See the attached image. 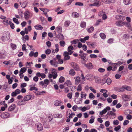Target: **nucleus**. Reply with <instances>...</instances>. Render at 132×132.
Returning a JSON list of instances; mask_svg holds the SVG:
<instances>
[{
    "label": "nucleus",
    "instance_id": "nucleus-21",
    "mask_svg": "<svg viewBox=\"0 0 132 132\" xmlns=\"http://www.w3.org/2000/svg\"><path fill=\"white\" fill-rule=\"evenodd\" d=\"M101 5V3L99 1H96L93 4V5L98 7Z\"/></svg>",
    "mask_w": 132,
    "mask_h": 132
},
{
    "label": "nucleus",
    "instance_id": "nucleus-14",
    "mask_svg": "<svg viewBox=\"0 0 132 132\" xmlns=\"http://www.w3.org/2000/svg\"><path fill=\"white\" fill-rule=\"evenodd\" d=\"M62 104V102L60 100H56L55 101L54 104L56 106H60Z\"/></svg>",
    "mask_w": 132,
    "mask_h": 132
},
{
    "label": "nucleus",
    "instance_id": "nucleus-3",
    "mask_svg": "<svg viewBox=\"0 0 132 132\" xmlns=\"http://www.w3.org/2000/svg\"><path fill=\"white\" fill-rule=\"evenodd\" d=\"M21 92V90L19 89H17L15 91L12 93L11 95L12 97H14L17 95L20 94Z\"/></svg>",
    "mask_w": 132,
    "mask_h": 132
},
{
    "label": "nucleus",
    "instance_id": "nucleus-52",
    "mask_svg": "<svg viewBox=\"0 0 132 132\" xmlns=\"http://www.w3.org/2000/svg\"><path fill=\"white\" fill-rule=\"evenodd\" d=\"M105 69L102 68H100L98 69V71L100 72H103L105 71Z\"/></svg>",
    "mask_w": 132,
    "mask_h": 132
},
{
    "label": "nucleus",
    "instance_id": "nucleus-57",
    "mask_svg": "<svg viewBox=\"0 0 132 132\" xmlns=\"http://www.w3.org/2000/svg\"><path fill=\"white\" fill-rule=\"evenodd\" d=\"M89 56L90 58H96L97 57V55L94 54H91Z\"/></svg>",
    "mask_w": 132,
    "mask_h": 132
},
{
    "label": "nucleus",
    "instance_id": "nucleus-24",
    "mask_svg": "<svg viewBox=\"0 0 132 132\" xmlns=\"http://www.w3.org/2000/svg\"><path fill=\"white\" fill-rule=\"evenodd\" d=\"M125 90H126L128 91H130L131 90V87L130 86L126 85H124Z\"/></svg>",
    "mask_w": 132,
    "mask_h": 132
},
{
    "label": "nucleus",
    "instance_id": "nucleus-58",
    "mask_svg": "<svg viewBox=\"0 0 132 132\" xmlns=\"http://www.w3.org/2000/svg\"><path fill=\"white\" fill-rule=\"evenodd\" d=\"M89 88L90 90L94 93H96V90L93 88L92 87H89Z\"/></svg>",
    "mask_w": 132,
    "mask_h": 132
},
{
    "label": "nucleus",
    "instance_id": "nucleus-51",
    "mask_svg": "<svg viewBox=\"0 0 132 132\" xmlns=\"http://www.w3.org/2000/svg\"><path fill=\"white\" fill-rule=\"evenodd\" d=\"M72 93H68L67 95V96L69 99H71L72 97Z\"/></svg>",
    "mask_w": 132,
    "mask_h": 132
},
{
    "label": "nucleus",
    "instance_id": "nucleus-11",
    "mask_svg": "<svg viewBox=\"0 0 132 132\" xmlns=\"http://www.w3.org/2000/svg\"><path fill=\"white\" fill-rule=\"evenodd\" d=\"M74 79H75V85H78L80 81V78L78 76H77L74 77Z\"/></svg>",
    "mask_w": 132,
    "mask_h": 132
},
{
    "label": "nucleus",
    "instance_id": "nucleus-20",
    "mask_svg": "<svg viewBox=\"0 0 132 132\" xmlns=\"http://www.w3.org/2000/svg\"><path fill=\"white\" fill-rule=\"evenodd\" d=\"M35 28L37 30H42L43 29V27L40 25L37 24L35 26Z\"/></svg>",
    "mask_w": 132,
    "mask_h": 132
},
{
    "label": "nucleus",
    "instance_id": "nucleus-6",
    "mask_svg": "<svg viewBox=\"0 0 132 132\" xmlns=\"http://www.w3.org/2000/svg\"><path fill=\"white\" fill-rule=\"evenodd\" d=\"M10 116V114L7 112L3 113L1 115V117L3 118H9V117Z\"/></svg>",
    "mask_w": 132,
    "mask_h": 132
},
{
    "label": "nucleus",
    "instance_id": "nucleus-45",
    "mask_svg": "<svg viewBox=\"0 0 132 132\" xmlns=\"http://www.w3.org/2000/svg\"><path fill=\"white\" fill-rule=\"evenodd\" d=\"M70 22L69 21H66L64 23V26L66 27H68L69 26Z\"/></svg>",
    "mask_w": 132,
    "mask_h": 132
},
{
    "label": "nucleus",
    "instance_id": "nucleus-31",
    "mask_svg": "<svg viewBox=\"0 0 132 132\" xmlns=\"http://www.w3.org/2000/svg\"><path fill=\"white\" fill-rule=\"evenodd\" d=\"M55 30L58 33L61 32L62 31V28L60 26H58L56 28Z\"/></svg>",
    "mask_w": 132,
    "mask_h": 132
},
{
    "label": "nucleus",
    "instance_id": "nucleus-25",
    "mask_svg": "<svg viewBox=\"0 0 132 132\" xmlns=\"http://www.w3.org/2000/svg\"><path fill=\"white\" fill-rule=\"evenodd\" d=\"M86 25V23L84 21H82L80 24V27L82 28H85Z\"/></svg>",
    "mask_w": 132,
    "mask_h": 132
},
{
    "label": "nucleus",
    "instance_id": "nucleus-33",
    "mask_svg": "<svg viewBox=\"0 0 132 132\" xmlns=\"http://www.w3.org/2000/svg\"><path fill=\"white\" fill-rule=\"evenodd\" d=\"M100 36L102 39H105L106 38V35L105 34L103 33H101L100 34Z\"/></svg>",
    "mask_w": 132,
    "mask_h": 132
},
{
    "label": "nucleus",
    "instance_id": "nucleus-2",
    "mask_svg": "<svg viewBox=\"0 0 132 132\" xmlns=\"http://www.w3.org/2000/svg\"><path fill=\"white\" fill-rule=\"evenodd\" d=\"M71 66L76 71L80 70V68L79 65L76 63L71 62Z\"/></svg>",
    "mask_w": 132,
    "mask_h": 132
},
{
    "label": "nucleus",
    "instance_id": "nucleus-61",
    "mask_svg": "<svg viewBox=\"0 0 132 132\" xmlns=\"http://www.w3.org/2000/svg\"><path fill=\"white\" fill-rule=\"evenodd\" d=\"M18 12L19 14L21 17L22 16V11L21 9H19L18 10Z\"/></svg>",
    "mask_w": 132,
    "mask_h": 132
},
{
    "label": "nucleus",
    "instance_id": "nucleus-16",
    "mask_svg": "<svg viewBox=\"0 0 132 132\" xmlns=\"http://www.w3.org/2000/svg\"><path fill=\"white\" fill-rule=\"evenodd\" d=\"M56 37L59 40H63L64 39V37L63 35L61 34H58L56 36Z\"/></svg>",
    "mask_w": 132,
    "mask_h": 132
},
{
    "label": "nucleus",
    "instance_id": "nucleus-60",
    "mask_svg": "<svg viewBox=\"0 0 132 132\" xmlns=\"http://www.w3.org/2000/svg\"><path fill=\"white\" fill-rule=\"evenodd\" d=\"M11 47L14 50L16 49V46L15 45L13 44L12 43H11Z\"/></svg>",
    "mask_w": 132,
    "mask_h": 132
},
{
    "label": "nucleus",
    "instance_id": "nucleus-29",
    "mask_svg": "<svg viewBox=\"0 0 132 132\" xmlns=\"http://www.w3.org/2000/svg\"><path fill=\"white\" fill-rule=\"evenodd\" d=\"M79 42V40L78 39H74L73 40L71 41V43L72 45L73 44H76Z\"/></svg>",
    "mask_w": 132,
    "mask_h": 132
},
{
    "label": "nucleus",
    "instance_id": "nucleus-19",
    "mask_svg": "<svg viewBox=\"0 0 132 132\" xmlns=\"http://www.w3.org/2000/svg\"><path fill=\"white\" fill-rule=\"evenodd\" d=\"M116 91L119 92H123L125 91L124 86H123L121 87L118 88L116 89Z\"/></svg>",
    "mask_w": 132,
    "mask_h": 132
},
{
    "label": "nucleus",
    "instance_id": "nucleus-43",
    "mask_svg": "<svg viewBox=\"0 0 132 132\" xmlns=\"http://www.w3.org/2000/svg\"><path fill=\"white\" fill-rule=\"evenodd\" d=\"M22 39L23 40H24V39L28 40L29 39V36L28 35H26L25 37L23 36L22 38Z\"/></svg>",
    "mask_w": 132,
    "mask_h": 132
},
{
    "label": "nucleus",
    "instance_id": "nucleus-30",
    "mask_svg": "<svg viewBox=\"0 0 132 132\" xmlns=\"http://www.w3.org/2000/svg\"><path fill=\"white\" fill-rule=\"evenodd\" d=\"M24 101L23 100L17 101V104L20 106L23 105L25 104L24 103H23Z\"/></svg>",
    "mask_w": 132,
    "mask_h": 132
},
{
    "label": "nucleus",
    "instance_id": "nucleus-46",
    "mask_svg": "<svg viewBox=\"0 0 132 132\" xmlns=\"http://www.w3.org/2000/svg\"><path fill=\"white\" fill-rule=\"evenodd\" d=\"M82 90L81 85V84H79L78 86L77 90L78 91H80Z\"/></svg>",
    "mask_w": 132,
    "mask_h": 132
},
{
    "label": "nucleus",
    "instance_id": "nucleus-4",
    "mask_svg": "<svg viewBox=\"0 0 132 132\" xmlns=\"http://www.w3.org/2000/svg\"><path fill=\"white\" fill-rule=\"evenodd\" d=\"M130 95H128L126 94L122 95V97L123 101H128L130 100Z\"/></svg>",
    "mask_w": 132,
    "mask_h": 132
},
{
    "label": "nucleus",
    "instance_id": "nucleus-23",
    "mask_svg": "<svg viewBox=\"0 0 132 132\" xmlns=\"http://www.w3.org/2000/svg\"><path fill=\"white\" fill-rule=\"evenodd\" d=\"M68 55H69L65 54V52H64L63 53V55L64 56V60H68L70 59V56Z\"/></svg>",
    "mask_w": 132,
    "mask_h": 132
},
{
    "label": "nucleus",
    "instance_id": "nucleus-41",
    "mask_svg": "<svg viewBox=\"0 0 132 132\" xmlns=\"http://www.w3.org/2000/svg\"><path fill=\"white\" fill-rule=\"evenodd\" d=\"M107 112V111L105 109H104L102 110V111H101L100 113V115H102L103 114H105Z\"/></svg>",
    "mask_w": 132,
    "mask_h": 132
},
{
    "label": "nucleus",
    "instance_id": "nucleus-53",
    "mask_svg": "<svg viewBox=\"0 0 132 132\" xmlns=\"http://www.w3.org/2000/svg\"><path fill=\"white\" fill-rule=\"evenodd\" d=\"M113 41V38H110L109 39L108 41L107 42L109 44L112 43Z\"/></svg>",
    "mask_w": 132,
    "mask_h": 132
},
{
    "label": "nucleus",
    "instance_id": "nucleus-40",
    "mask_svg": "<svg viewBox=\"0 0 132 132\" xmlns=\"http://www.w3.org/2000/svg\"><path fill=\"white\" fill-rule=\"evenodd\" d=\"M82 60L81 61V63L82 64H86L85 63L87 61V59H86V58L84 57V59H81Z\"/></svg>",
    "mask_w": 132,
    "mask_h": 132
},
{
    "label": "nucleus",
    "instance_id": "nucleus-1",
    "mask_svg": "<svg viewBox=\"0 0 132 132\" xmlns=\"http://www.w3.org/2000/svg\"><path fill=\"white\" fill-rule=\"evenodd\" d=\"M125 16L121 15H117L116 16V19L118 20L116 22L117 25L119 26H123L125 23L123 22L125 19Z\"/></svg>",
    "mask_w": 132,
    "mask_h": 132
},
{
    "label": "nucleus",
    "instance_id": "nucleus-48",
    "mask_svg": "<svg viewBox=\"0 0 132 132\" xmlns=\"http://www.w3.org/2000/svg\"><path fill=\"white\" fill-rule=\"evenodd\" d=\"M86 96V94L84 92H81V97L83 98L85 97Z\"/></svg>",
    "mask_w": 132,
    "mask_h": 132
},
{
    "label": "nucleus",
    "instance_id": "nucleus-5",
    "mask_svg": "<svg viewBox=\"0 0 132 132\" xmlns=\"http://www.w3.org/2000/svg\"><path fill=\"white\" fill-rule=\"evenodd\" d=\"M7 53L5 51H2L0 53V59H4L7 55Z\"/></svg>",
    "mask_w": 132,
    "mask_h": 132
},
{
    "label": "nucleus",
    "instance_id": "nucleus-28",
    "mask_svg": "<svg viewBox=\"0 0 132 132\" xmlns=\"http://www.w3.org/2000/svg\"><path fill=\"white\" fill-rule=\"evenodd\" d=\"M131 0H123V3L126 5L130 4L131 3Z\"/></svg>",
    "mask_w": 132,
    "mask_h": 132
},
{
    "label": "nucleus",
    "instance_id": "nucleus-59",
    "mask_svg": "<svg viewBox=\"0 0 132 132\" xmlns=\"http://www.w3.org/2000/svg\"><path fill=\"white\" fill-rule=\"evenodd\" d=\"M13 79V77H11V78L8 79V82L9 84H11L12 83Z\"/></svg>",
    "mask_w": 132,
    "mask_h": 132
},
{
    "label": "nucleus",
    "instance_id": "nucleus-9",
    "mask_svg": "<svg viewBox=\"0 0 132 132\" xmlns=\"http://www.w3.org/2000/svg\"><path fill=\"white\" fill-rule=\"evenodd\" d=\"M98 15L100 16H101L102 15V18L103 20H105L107 18V16L106 15L103 13V11H101L98 14Z\"/></svg>",
    "mask_w": 132,
    "mask_h": 132
},
{
    "label": "nucleus",
    "instance_id": "nucleus-18",
    "mask_svg": "<svg viewBox=\"0 0 132 132\" xmlns=\"http://www.w3.org/2000/svg\"><path fill=\"white\" fill-rule=\"evenodd\" d=\"M50 62L51 65L55 67H56L58 66L56 62L53 60H51Z\"/></svg>",
    "mask_w": 132,
    "mask_h": 132
},
{
    "label": "nucleus",
    "instance_id": "nucleus-39",
    "mask_svg": "<svg viewBox=\"0 0 132 132\" xmlns=\"http://www.w3.org/2000/svg\"><path fill=\"white\" fill-rule=\"evenodd\" d=\"M27 70V69L24 67L20 69L19 72L20 73H24Z\"/></svg>",
    "mask_w": 132,
    "mask_h": 132
},
{
    "label": "nucleus",
    "instance_id": "nucleus-47",
    "mask_svg": "<svg viewBox=\"0 0 132 132\" xmlns=\"http://www.w3.org/2000/svg\"><path fill=\"white\" fill-rule=\"evenodd\" d=\"M106 82L108 85H109L110 84L111 82V80L109 78H108L106 79Z\"/></svg>",
    "mask_w": 132,
    "mask_h": 132
},
{
    "label": "nucleus",
    "instance_id": "nucleus-35",
    "mask_svg": "<svg viewBox=\"0 0 132 132\" xmlns=\"http://www.w3.org/2000/svg\"><path fill=\"white\" fill-rule=\"evenodd\" d=\"M68 52L66 51L64 52L65 54L70 55L72 54L73 52V51H72L70 49L69 50H68Z\"/></svg>",
    "mask_w": 132,
    "mask_h": 132
},
{
    "label": "nucleus",
    "instance_id": "nucleus-64",
    "mask_svg": "<svg viewBox=\"0 0 132 132\" xmlns=\"http://www.w3.org/2000/svg\"><path fill=\"white\" fill-rule=\"evenodd\" d=\"M129 123V121L128 120H126L124 121L123 123V125L125 126L127 125Z\"/></svg>",
    "mask_w": 132,
    "mask_h": 132
},
{
    "label": "nucleus",
    "instance_id": "nucleus-7",
    "mask_svg": "<svg viewBox=\"0 0 132 132\" xmlns=\"http://www.w3.org/2000/svg\"><path fill=\"white\" fill-rule=\"evenodd\" d=\"M84 65L87 69H92L93 67V65L91 62L85 64Z\"/></svg>",
    "mask_w": 132,
    "mask_h": 132
},
{
    "label": "nucleus",
    "instance_id": "nucleus-10",
    "mask_svg": "<svg viewBox=\"0 0 132 132\" xmlns=\"http://www.w3.org/2000/svg\"><path fill=\"white\" fill-rule=\"evenodd\" d=\"M37 128V129L39 131H42L43 129L42 125L40 123H38L36 125Z\"/></svg>",
    "mask_w": 132,
    "mask_h": 132
},
{
    "label": "nucleus",
    "instance_id": "nucleus-49",
    "mask_svg": "<svg viewBox=\"0 0 132 132\" xmlns=\"http://www.w3.org/2000/svg\"><path fill=\"white\" fill-rule=\"evenodd\" d=\"M62 115L61 114H55L54 116V117L56 118H62Z\"/></svg>",
    "mask_w": 132,
    "mask_h": 132
},
{
    "label": "nucleus",
    "instance_id": "nucleus-26",
    "mask_svg": "<svg viewBox=\"0 0 132 132\" xmlns=\"http://www.w3.org/2000/svg\"><path fill=\"white\" fill-rule=\"evenodd\" d=\"M72 16L74 18H78L79 16V14L76 12H73L72 13Z\"/></svg>",
    "mask_w": 132,
    "mask_h": 132
},
{
    "label": "nucleus",
    "instance_id": "nucleus-13",
    "mask_svg": "<svg viewBox=\"0 0 132 132\" xmlns=\"http://www.w3.org/2000/svg\"><path fill=\"white\" fill-rule=\"evenodd\" d=\"M16 107L15 104H13L10 105L8 108V110L9 111H11L14 110Z\"/></svg>",
    "mask_w": 132,
    "mask_h": 132
},
{
    "label": "nucleus",
    "instance_id": "nucleus-22",
    "mask_svg": "<svg viewBox=\"0 0 132 132\" xmlns=\"http://www.w3.org/2000/svg\"><path fill=\"white\" fill-rule=\"evenodd\" d=\"M87 30L89 33H92L94 30V28L93 26H92L89 28H87Z\"/></svg>",
    "mask_w": 132,
    "mask_h": 132
},
{
    "label": "nucleus",
    "instance_id": "nucleus-54",
    "mask_svg": "<svg viewBox=\"0 0 132 132\" xmlns=\"http://www.w3.org/2000/svg\"><path fill=\"white\" fill-rule=\"evenodd\" d=\"M75 5H78L79 6H82L83 5V4L82 3L77 2L75 3Z\"/></svg>",
    "mask_w": 132,
    "mask_h": 132
},
{
    "label": "nucleus",
    "instance_id": "nucleus-34",
    "mask_svg": "<svg viewBox=\"0 0 132 132\" xmlns=\"http://www.w3.org/2000/svg\"><path fill=\"white\" fill-rule=\"evenodd\" d=\"M87 54L85 53H81L79 54V55L80 56L81 59H84V57H85Z\"/></svg>",
    "mask_w": 132,
    "mask_h": 132
},
{
    "label": "nucleus",
    "instance_id": "nucleus-17",
    "mask_svg": "<svg viewBox=\"0 0 132 132\" xmlns=\"http://www.w3.org/2000/svg\"><path fill=\"white\" fill-rule=\"evenodd\" d=\"M30 16L29 12L28 11H26L24 13V16L26 19H28Z\"/></svg>",
    "mask_w": 132,
    "mask_h": 132
},
{
    "label": "nucleus",
    "instance_id": "nucleus-56",
    "mask_svg": "<svg viewBox=\"0 0 132 132\" xmlns=\"http://www.w3.org/2000/svg\"><path fill=\"white\" fill-rule=\"evenodd\" d=\"M27 84L26 83H23L21 84L20 85L21 88H24L27 86Z\"/></svg>",
    "mask_w": 132,
    "mask_h": 132
},
{
    "label": "nucleus",
    "instance_id": "nucleus-12",
    "mask_svg": "<svg viewBox=\"0 0 132 132\" xmlns=\"http://www.w3.org/2000/svg\"><path fill=\"white\" fill-rule=\"evenodd\" d=\"M102 2L106 4H109L111 2L114 3L115 0H101Z\"/></svg>",
    "mask_w": 132,
    "mask_h": 132
},
{
    "label": "nucleus",
    "instance_id": "nucleus-63",
    "mask_svg": "<svg viewBox=\"0 0 132 132\" xmlns=\"http://www.w3.org/2000/svg\"><path fill=\"white\" fill-rule=\"evenodd\" d=\"M89 109V108H88L87 109V108L85 106H84L82 108V109H81V110L82 112H84L86 110H88V109Z\"/></svg>",
    "mask_w": 132,
    "mask_h": 132
},
{
    "label": "nucleus",
    "instance_id": "nucleus-50",
    "mask_svg": "<svg viewBox=\"0 0 132 132\" xmlns=\"http://www.w3.org/2000/svg\"><path fill=\"white\" fill-rule=\"evenodd\" d=\"M51 51L50 49H48L46 50L45 53L47 55H48L51 53Z\"/></svg>",
    "mask_w": 132,
    "mask_h": 132
},
{
    "label": "nucleus",
    "instance_id": "nucleus-44",
    "mask_svg": "<svg viewBox=\"0 0 132 132\" xmlns=\"http://www.w3.org/2000/svg\"><path fill=\"white\" fill-rule=\"evenodd\" d=\"M13 20L14 22L17 24H19V22L18 21V20L15 18H13Z\"/></svg>",
    "mask_w": 132,
    "mask_h": 132
},
{
    "label": "nucleus",
    "instance_id": "nucleus-32",
    "mask_svg": "<svg viewBox=\"0 0 132 132\" xmlns=\"http://www.w3.org/2000/svg\"><path fill=\"white\" fill-rule=\"evenodd\" d=\"M30 87L29 89V90L30 91H32L33 90H35L37 91L38 90V88L35 87H32V85L30 86Z\"/></svg>",
    "mask_w": 132,
    "mask_h": 132
},
{
    "label": "nucleus",
    "instance_id": "nucleus-55",
    "mask_svg": "<svg viewBox=\"0 0 132 132\" xmlns=\"http://www.w3.org/2000/svg\"><path fill=\"white\" fill-rule=\"evenodd\" d=\"M95 82L96 83H101V79L100 78H98L95 79Z\"/></svg>",
    "mask_w": 132,
    "mask_h": 132
},
{
    "label": "nucleus",
    "instance_id": "nucleus-15",
    "mask_svg": "<svg viewBox=\"0 0 132 132\" xmlns=\"http://www.w3.org/2000/svg\"><path fill=\"white\" fill-rule=\"evenodd\" d=\"M76 73V72L73 69H72L70 70L69 74L70 76H74L75 75Z\"/></svg>",
    "mask_w": 132,
    "mask_h": 132
},
{
    "label": "nucleus",
    "instance_id": "nucleus-27",
    "mask_svg": "<svg viewBox=\"0 0 132 132\" xmlns=\"http://www.w3.org/2000/svg\"><path fill=\"white\" fill-rule=\"evenodd\" d=\"M19 3L20 4V5H21V6L22 7L24 8L26 6L28 3H26V2H23V3Z\"/></svg>",
    "mask_w": 132,
    "mask_h": 132
},
{
    "label": "nucleus",
    "instance_id": "nucleus-62",
    "mask_svg": "<svg viewBox=\"0 0 132 132\" xmlns=\"http://www.w3.org/2000/svg\"><path fill=\"white\" fill-rule=\"evenodd\" d=\"M63 61L62 59H60L57 61V63L61 64L63 63Z\"/></svg>",
    "mask_w": 132,
    "mask_h": 132
},
{
    "label": "nucleus",
    "instance_id": "nucleus-37",
    "mask_svg": "<svg viewBox=\"0 0 132 132\" xmlns=\"http://www.w3.org/2000/svg\"><path fill=\"white\" fill-rule=\"evenodd\" d=\"M3 22L4 24L7 26L9 24V21H8V20L7 19H5V20H3Z\"/></svg>",
    "mask_w": 132,
    "mask_h": 132
},
{
    "label": "nucleus",
    "instance_id": "nucleus-36",
    "mask_svg": "<svg viewBox=\"0 0 132 132\" xmlns=\"http://www.w3.org/2000/svg\"><path fill=\"white\" fill-rule=\"evenodd\" d=\"M11 28L12 29H14V28L15 26L14 24L12 23L11 21H9V24Z\"/></svg>",
    "mask_w": 132,
    "mask_h": 132
},
{
    "label": "nucleus",
    "instance_id": "nucleus-38",
    "mask_svg": "<svg viewBox=\"0 0 132 132\" xmlns=\"http://www.w3.org/2000/svg\"><path fill=\"white\" fill-rule=\"evenodd\" d=\"M59 43L61 46L63 47L65 46V43L64 41L61 40L60 41Z\"/></svg>",
    "mask_w": 132,
    "mask_h": 132
},
{
    "label": "nucleus",
    "instance_id": "nucleus-42",
    "mask_svg": "<svg viewBox=\"0 0 132 132\" xmlns=\"http://www.w3.org/2000/svg\"><path fill=\"white\" fill-rule=\"evenodd\" d=\"M64 79L63 77L61 76L59 78V81L60 83H62L64 81Z\"/></svg>",
    "mask_w": 132,
    "mask_h": 132
},
{
    "label": "nucleus",
    "instance_id": "nucleus-8",
    "mask_svg": "<svg viewBox=\"0 0 132 132\" xmlns=\"http://www.w3.org/2000/svg\"><path fill=\"white\" fill-rule=\"evenodd\" d=\"M32 97V96L31 95H28L25 96L23 98L24 102L29 101L31 99Z\"/></svg>",
    "mask_w": 132,
    "mask_h": 132
}]
</instances>
